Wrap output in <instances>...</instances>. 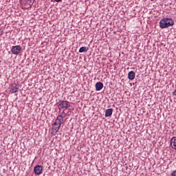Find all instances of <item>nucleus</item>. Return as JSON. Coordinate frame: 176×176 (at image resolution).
I'll return each mask as SVG.
<instances>
[{"instance_id": "obj_16", "label": "nucleus", "mask_w": 176, "mask_h": 176, "mask_svg": "<svg viewBox=\"0 0 176 176\" xmlns=\"http://www.w3.org/2000/svg\"><path fill=\"white\" fill-rule=\"evenodd\" d=\"M55 2H61L63 0H54Z\"/></svg>"}, {"instance_id": "obj_12", "label": "nucleus", "mask_w": 176, "mask_h": 176, "mask_svg": "<svg viewBox=\"0 0 176 176\" xmlns=\"http://www.w3.org/2000/svg\"><path fill=\"white\" fill-rule=\"evenodd\" d=\"M11 93H17L19 91V88L12 87L10 90Z\"/></svg>"}, {"instance_id": "obj_5", "label": "nucleus", "mask_w": 176, "mask_h": 176, "mask_svg": "<svg viewBox=\"0 0 176 176\" xmlns=\"http://www.w3.org/2000/svg\"><path fill=\"white\" fill-rule=\"evenodd\" d=\"M43 170V168L41 166L37 165L34 167V174H36L37 175H41V173H42Z\"/></svg>"}, {"instance_id": "obj_7", "label": "nucleus", "mask_w": 176, "mask_h": 176, "mask_svg": "<svg viewBox=\"0 0 176 176\" xmlns=\"http://www.w3.org/2000/svg\"><path fill=\"white\" fill-rule=\"evenodd\" d=\"M135 78V72L134 71H131L128 73V78L129 80H134V78Z\"/></svg>"}, {"instance_id": "obj_10", "label": "nucleus", "mask_w": 176, "mask_h": 176, "mask_svg": "<svg viewBox=\"0 0 176 176\" xmlns=\"http://www.w3.org/2000/svg\"><path fill=\"white\" fill-rule=\"evenodd\" d=\"M112 113H113V109H108L105 111V118H109L112 116Z\"/></svg>"}, {"instance_id": "obj_8", "label": "nucleus", "mask_w": 176, "mask_h": 176, "mask_svg": "<svg viewBox=\"0 0 176 176\" xmlns=\"http://www.w3.org/2000/svg\"><path fill=\"white\" fill-rule=\"evenodd\" d=\"M170 146L173 149H175L176 151V137H173L170 140Z\"/></svg>"}, {"instance_id": "obj_13", "label": "nucleus", "mask_w": 176, "mask_h": 176, "mask_svg": "<svg viewBox=\"0 0 176 176\" xmlns=\"http://www.w3.org/2000/svg\"><path fill=\"white\" fill-rule=\"evenodd\" d=\"M171 176H176V170H173Z\"/></svg>"}, {"instance_id": "obj_1", "label": "nucleus", "mask_w": 176, "mask_h": 176, "mask_svg": "<svg viewBox=\"0 0 176 176\" xmlns=\"http://www.w3.org/2000/svg\"><path fill=\"white\" fill-rule=\"evenodd\" d=\"M63 118L64 115H60L56 119L51 130V134H53V135H56V134L58 133V130H60V127H61V123L64 122Z\"/></svg>"}, {"instance_id": "obj_14", "label": "nucleus", "mask_w": 176, "mask_h": 176, "mask_svg": "<svg viewBox=\"0 0 176 176\" xmlns=\"http://www.w3.org/2000/svg\"><path fill=\"white\" fill-rule=\"evenodd\" d=\"M173 96H176V89H175V91L173 92Z\"/></svg>"}, {"instance_id": "obj_4", "label": "nucleus", "mask_w": 176, "mask_h": 176, "mask_svg": "<svg viewBox=\"0 0 176 176\" xmlns=\"http://www.w3.org/2000/svg\"><path fill=\"white\" fill-rule=\"evenodd\" d=\"M11 52L12 54H19L21 52V47L20 45H15L12 47Z\"/></svg>"}, {"instance_id": "obj_3", "label": "nucleus", "mask_w": 176, "mask_h": 176, "mask_svg": "<svg viewBox=\"0 0 176 176\" xmlns=\"http://www.w3.org/2000/svg\"><path fill=\"white\" fill-rule=\"evenodd\" d=\"M21 5H24V8L25 9H28V8H31V5L34 3V0H21Z\"/></svg>"}, {"instance_id": "obj_15", "label": "nucleus", "mask_w": 176, "mask_h": 176, "mask_svg": "<svg viewBox=\"0 0 176 176\" xmlns=\"http://www.w3.org/2000/svg\"><path fill=\"white\" fill-rule=\"evenodd\" d=\"M3 32H2V30L0 29V36L3 34Z\"/></svg>"}, {"instance_id": "obj_17", "label": "nucleus", "mask_w": 176, "mask_h": 176, "mask_svg": "<svg viewBox=\"0 0 176 176\" xmlns=\"http://www.w3.org/2000/svg\"><path fill=\"white\" fill-rule=\"evenodd\" d=\"M63 113H64V110L63 111Z\"/></svg>"}, {"instance_id": "obj_2", "label": "nucleus", "mask_w": 176, "mask_h": 176, "mask_svg": "<svg viewBox=\"0 0 176 176\" xmlns=\"http://www.w3.org/2000/svg\"><path fill=\"white\" fill-rule=\"evenodd\" d=\"M174 24V21L170 18H164L160 21V28H168V27L173 26Z\"/></svg>"}, {"instance_id": "obj_11", "label": "nucleus", "mask_w": 176, "mask_h": 176, "mask_svg": "<svg viewBox=\"0 0 176 176\" xmlns=\"http://www.w3.org/2000/svg\"><path fill=\"white\" fill-rule=\"evenodd\" d=\"M89 49L86 47H81L79 50L80 53H83V52H87Z\"/></svg>"}, {"instance_id": "obj_6", "label": "nucleus", "mask_w": 176, "mask_h": 176, "mask_svg": "<svg viewBox=\"0 0 176 176\" xmlns=\"http://www.w3.org/2000/svg\"><path fill=\"white\" fill-rule=\"evenodd\" d=\"M95 87L96 91H100V90H102V87H104V84L101 82H96Z\"/></svg>"}, {"instance_id": "obj_9", "label": "nucleus", "mask_w": 176, "mask_h": 176, "mask_svg": "<svg viewBox=\"0 0 176 176\" xmlns=\"http://www.w3.org/2000/svg\"><path fill=\"white\" fill-rule=\"evenodd\" d=\"M59 107L60 108H65V109H67V108H68V102L67 101H60V104H59Z\"/></svg>"}]
</instances>
